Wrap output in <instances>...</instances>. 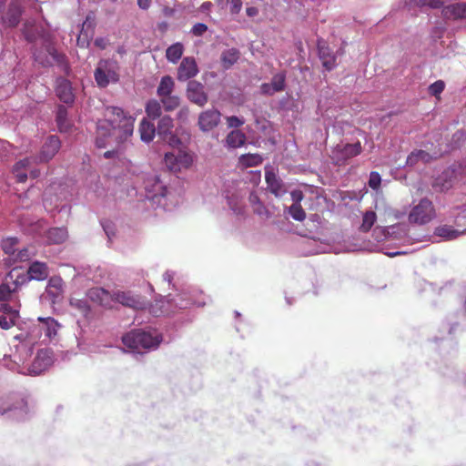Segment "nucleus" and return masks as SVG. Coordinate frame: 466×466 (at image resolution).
<instances>
[{
    "label": "nucleus",
    "instance_id": "obj_1",
    "mask_svg": "<svg viewBox=\"0 0 466 466\" xmlns=\"http://www.w3.org/2000/svg\"><path fill=\"white\" fill-rule=\"evenodd\" d=\"M136 118L122 107L107 106L104 118L96 123V146L105 148L127 142L133 135Z\"/></svg>",
    "mask_w": 466,
    "mask_h": 466
},
{
    "label": "nucleus",
    "instance_id": "obj_2",
    "mask_svg": "<svg viewBox=\"0 0 466 466\" xmlns=\"http://www.w3.org/2000/svg\"><path fill=\"white\" fill-rule=\"evenodd\" d=\"M146 198L152 206L171 211L177 204V197L164 185L157 176H150L145 180Z\"/></svg>",
    "mask_w": 466,
    "mask_h": 466
},
{
    "label": "nucleus",
    "instance_id": "obj_3",
    "mask_svg": "<svg viewBox=\"0 0 466 466\" xmlns=\"http://www.w3.org/2000/svg\"><path fill=\"white\" fill-rule=\"evenodd\" d=\"M162 340V335L151 329H134L122 337V342L129 351L137 354L157 350Z\"/></svg>",
    "mask_w": 466,
    "mask_h": 466
},
{
    "label": "nucleus",
    "instance_id": "obj_4",
    "mask_svg": "<svg viewBox=\"0 0 466 466\" xmlns=\"http://www.w3.org/2000/svg\"><path fill=\"white\" fill-rule=\"evenodd\" d=\"M60 328L59 323L52 317L37 318V323H33L28 331L15 336V339L21 340L26 345H33L38 341L46 343L51 340Z\"/></svg>",
    "mask_w": 466,
    "mask_h": 466
},
{
    "label": "nucleus",
    "instance_id": "obj_5",
    "mask_svg": "<svg viewBox=\"0 0 466 466\" xmlns=\"http://www.w3.org/2000/svg\"><path fill=\"white\" fill-rule=\"evenodd\" d=\"M5 414L12 420H25L28 414V406L25 398L17 393L0 398V415Z\"/></svg>",
    "mask_w": 466,
    "mask_h": 466
},
{
    "label": "nucleus",
    "instance_id": "obj_6",
    "mask_svg": "<svg viewBox=\"0 0 466 466\" xmlns=\"http://www.w3.org/2000/svg\"><path fill=\"white\" fill-rule=\"evenodd\" d=\"M119 64L114 59H100L94 72V78L100 88L119 81Z\"/></svg>",
    "mask_w": 466,
    "mask_h": 466
},
{
    "label": "nucleus",
    "instance_id": "obj_7",
    "mask_svg": "<svg viewBox=\"0 0 466 466\" xmlns=\"http://www.w3.org/2000/svg\"><path fill=\"white\" fill-rule=\"evenodd\" d=\"M46 53L43 51H34L35 61L43 66H52L56 65L65 74L68 75L70 66L65 55L58 53L56 48L48 42L45 46Z\"/></svg>",
    "mask_w": 466,
    "mask_h": 466
},
{
    "label": "nucleus",
    "instance_id": "obj_8",
    "mask_svg": "<svg viewBox=\"0 0 466 466\" xmlns=\"http://www.w3.org/2000/svg\"><path fill=\"white\" fill-rule=\"evenodd\" d=\"M436 218V210L431 200L427 198H421L415 204L409 213L410 223L416 225H426Z\"/></svg>",
    "mask_w": 466,
    "mask_h": 466
},
{
    "label": "nucleus",
    "instance_id": "obj_9",
    "mask_svg": "<svg viewBox=\"0 0 466 466\" xmlns=\"http://www.w3.org/2000/svg\"><path fill=\"white\" fill-rule=\"evenodd\" d=\"M362 151V147L360 141L354 144H338L331 150L330 158L334 165L344 166L348 161L359 156Z\"/></svg>",
    "mask_w": 466,
    "mask_h": 466
},
{
    "label": "nucleus",
    "instance_id": "obj_10",
    "mask_svg": "<svg viewBox=\"0 0 466 466\" xmlns=\"http://www.w3.org/2000/svg\"><path fill=\"white\" fill-rule=\"evenodd\" d=\"M170 300L180 309L191 306L202 307L206 304L202 293L195 289L182 290L179 294L172 297Z\"/></svg>",
    "mask_w": 466,
    "mask_h": 466
},
{
    "label": "nucleus",
    "instance_id": "obj_11",
    "mask_svg": "<svg viewBox=\"0 0 466 466\" xmlns=\"http://www.w3.org/2000/svg\"><path fill=\"white\" fill-rule=\"evenodd\" d=\"M343 54L342 48L334 51L325 40H318V55L322 66L326 71H331L338 66L337 57Z\"/></svg>",
    "mask_w": 466,
    "mask_h": 466
},
{
    "label": "nucleus",
    "instance_id": "obj_12",
    "mask_svg": "<svg viewBox=\"0 0 466 466\" xmlns=\"http://www.w3.org/2000/svg\"><path fill=\"white\" fill-rule=\"evenodd\" d=\"M113 303H119L133 309H142L146 307V299L131 290L116 289L113 291Z\"/></svg>",
    "mask_w": 466,
    "mask_h": 466
},
{
    "label": "nucleus",
    "instance_id": "obj_13",
    "mask_svg": "<svg viewBox=\"0 0 466 466\" xmlns=\"http://www.w3.org/2000/svg\"><path fill=\"white\" fill-rule=\"evenodd\" d=\"M192 162V156L184 151L167 152L164 157L165 166L172 172L188 168Z\"/></svg>",
    "mask_w": 466,
    "mask_h": 466
},
{
    "label": "nucleus",
    "instance_id": "obj_14",
    "mask_svg": "<svg viewBox=\"0 0 466 466\" xmlns=\"http://www.w3.org/2000/svg\"><path fill=\"white\" fill-rule=\"evenodd\" d=\"M54 362L53 351L49 349H42L37 351L31 366L28 369L30 375H39L46 370Z\"/></svg>",
    "mask_w": 466,
    "mask_h": 466
},
{
    "label": "nucleus",
    "instance_id": "obj_15",
    "mask_svg": "<svg viewBox=\"0 0 466 466\" xmlns=\"http://www.w3.org/2000/svg\"><path fill=\"white\" fill-rule=\"evenodd\" d=\"M61 147V142L56 136H49L42 146L40 154L36 157H32L33 161L40 163L48 162L58 152Z\"/></svg>",
    "mask_w": 466,
    "mask_h": 466
},
{
    "label": "nucleus",
    "instance_id": "obj_16",
    "mask_svg": "<svg viewBox=\"0 0 466 466\" xmlns=\"http://www.w3.org/2000/svg\"><path fill=\"white\" fill-rule=\"evenodd\" d=\"M221 120V113L216 108H209L201 112L198 116V127L203 132L213 130Z\"/></svg>",
    "mask_w": 466,
    "mask_h": 466
},
{
    "label": "nucleus",
    "instance_id": "obj_17",
    "mask_svg": "<svg viewBox=\"0 0 466 466\" xmlns=\"http://www.w3.org/2000/svg\"><path fill=\"white\" fill-rule=\"evenodd\" d=\"M187 96L194 104L204 106L208 100L204 86L198 81H189L187 86Z\"/></svg>",
    "mask_w": 466,
    "mask_h": 466
},
{
    "label": "nucleus",
    "instance_id": "obj_18",
    "mask_svg": "<svg viewBox=\"0 0 466 466\" xmlns=\"http://www.w3.org/2000/svg\"><path fill=\"white\" fill-rule=\"evenodd\" d=\"M64 293V282L60 277L54 276L48 279L46 294L52 304L61 301Z\"/></svg>",
    "mask_w": 466,
    "mask_h": 466
},
{
    "label": "nucleus",
    "instance_id": "obj_19",
    "mask_svg": "<svg viewBox=\"0 0 466 466\" xmlns=\"http://www.w3.org/2000/svg\"><path fill=\"white\" fill-rule=\"evenodd\" d=\"M0 328L3 329H9L16 324L19 318V310L14 309L7 303L0 305Z\"/></svg>",
    "mask_w": 466,
    "mask_h": 466
},
{
    "label": "nucleus",
    "instance_id": "obj_20",
    "mask_svg": "<svg viewBox=\"0 0 466 466\" xmlns=\"http://www.w3.org/2000/svg\"><path fill=\"white\" fill-rule=\"evenodd\" d=\"M87 298L97 303L98 305L105 308H112L113 307V291L109 292L108 290L103 288H92L86 293Z\"/></svg>",
    "mask_w": 466,
    "mask_h": 466
},
{
    "label": "nucleus",
    "instance_id": "obj_21",
    "mask_svg": "<svg viewBox=\"0 0 466 466\" xmlns=\"http://www.w3.org/2000/svg\"><path fill=\"white\" fill-rule=\"evenodd\" d=\"M22 16V7L17 1H12L7 10L2 16V20L5 25L8 27H15L20 23Z\"/></svg>",
    "mask_w": 466,
    "mask_h": 466
},
{
    "label": "nucleus",
    "instance_id": "obj_22",
    "mask_svg": "<svg viewBox=\"0 0 466 466\" xmlns=\"http://www.w3.org/2000/svg\"><path fill=\"white\" fill-rule=\"evenodd\" d=\"M265 180L268 189L276 198H281L287 193L285 184L273 171L266 170Z\"/></svg>",
    "mask_w": 466,
    "mask_h": 466
},
{
    "label": "nucleus",
    "instance_id": "obj_23",
    "mask_svg": "<svg viewBox=\"0 0 466 466\" xmlns=\"http://www.w3.org/2000/svg\"><path fill=\"white\" fill-rule=\"evenodd\" d=\"M56 93L58 98L66 104H72L75 100L71 83L64 77L56 79Z\"/></svg>",
    "mask_w": 466,
    "mask_h": 466
},
{
    "label": "nucleus",
    "instance_id": "obj_24",
    "mask_svg": "<svg viewBox=\"0 0 466 466\" xmlns=\"http://www.w3.org/2000/svg\"><path fill=\"white\" fill-rule=\"evenodd\" d=\"M198 72L196 61L191 57H185L177 68V79L187 81L194 77Z\"/></svg>",
    "mask_w": 466,
    "mask_h": 466
},
{
    "label": "nucleus",
    "instance_id": "obj_25",
    "mask_svg": "<svg viewBox=\"0 0 466 466\" xmlns=\"http://www.w3.org/2000/svg\"><path fill=\"white\" fill-rule=\"evenodd\" d=\"M28 277L25 278L26 280H45L49 275V269L45 262L34 261L30 264L27 269Z\"/></svg>",
    "mask_w": 466,
    "mask_h": 466
},
{
    "label": "nucleus",
    "instance_id": "obj_26",
    "mask_svg": "<svg viewBox=\"0 0 466 466\" xmlns=\"http://www.w3.org/2000/svg\"><path fill=\"white\" fill-rule=\"evenodd\" d=\"M441 14L444 18L457 20L466 18V2H460L443 6Z\"/></svg>",
    "mask_w": 466,
    "mask_h": 466
},
{
    "label": "nucleus",
    "instance_id": "obj_27",
    "mask_svg": "<svg viewBox=\"0 0 466 466\" xmlns=\"http://www.w3.org/2000/svg\"><path fill=\"white\" fill-rule=\"evenodd\" d=\"M248 202L253 213L261 219L266 220L271 218L272 212L264 205L257 193L251 192L249 194Z\"/></svg>",
    "mask_w": 466,
    "mask_h": 466
},
{
    "label": "nucleus",
    "instance_id": "obj_28",
    "mask_svg": "<svg viewBox=\"0 0 466 466\" xmlns=\"http://www.w3.org/2000/svg\"><path fill=\"white\" fill-rule=\"evenodd\" d=\"M406 226L402 224H395L387 228H376L374 229V236L378 241H381L388 238H394V235L397 233H404Z\"/></svg>",
    "mask_w": 466,
    "mask_h": 466
},
{
    "label": "nucleus",
    "instance_id": "obj_29",
    "mask_svg": "<svg viewBox=\"0 0 466 466\" xmlns=\"http://www.w3.org/2000/svg\"><path fill=\"white\" fill-rule=\"evenodd\" d=\"M25 282V277H17L11 284L4 282L0 285V300H8L19 285Z\"/></svg>",
    "mask_w": 466,
    "mask_h": 466
},
{
    "label": "nucleus",
    "instance_id": "obj_30",
    "mask_svg": "<svg viewBox=\"0 0 466 466\" xmlns=\"http://www.w3.org/2000/svg\"><path fill=\"white\" fill-rule=\"evenodd\" d=\"M33 162L32 157H26L16 162L13 167V174L16 177V181L24 183L27 179V168Z\"/></svg>",
    "mask_w": 466,
    "mask_h": 466
},
{
    "label": "nucleus",
    "instance_id": "obj_31",
    "mask_svg": "<svg viewBox=\"0 0 466 466\" xmlns=\"http://www.w3.org/2000/svg\"><path fill=\"white\" fill-rule=\"evenodd\" d=\"M138 132L140 139L145 143L151 142L157 134L155 125L147 118L141 120Z\"/></svg>",
    "mask_w": 466,
    "mask_h": 466
},
{
    "label": "nucleus",
    "instance_id": "obj_32",
    "mask_svg": "<svg viewBox=\"0 0 466 466\" xmlns=\"http://www.w3.org/2000/svg\"><path fill=\"white\" fill-rule=\"evenodd\" d=\"M464 233L463 231H460L455 229L452 226L450 225H441L435 228L434 235L436 237L441 238L443 240H452L460 237Z\"/></svg>",
    "mask_w": 466,
    "mask_h": 466
},
{
    "label": "nucleus",
    "instance_id": "obj_33",
    "mask_svg": "<svg viewBox=\"0 0 466 466\" xmlns=\"http://www.w3.org/2000/svg\"><path fill=\"white\" fill-rule=\"evenodd\" d=\"M46 241L49 244H61L68 237L67 230L66 228H49L46 233Z\"/></svg>",
    "mask_w": 466,
    "mask_h": 466
},
{
    "label": "nucleus",
    "instance_id": "obj_34",
    "mask_svg": "<svg viewBox=\"0 0 466 466\" xmlns=\"http://www.w3.org/2000/svg\"><path fill=\"white\" fill-rule=\"evenodd\" d=\"M227 202L229 208L236 215H242L244 212V204L242 200V196L238 192H234L231 195L227 193L226 195Z\"/></svg>",
    "mask_w": 466,
    "mask_h": 466
},
{
    "label": "nucleus",
    "instance_id": "obj_35",
    "mask_svg": "<svg viewBox=\"0 0 466 466\" xmlns=\"http://www.w3.org/2000/svg\"><path fill=\"white\" fill-rule=\"evenodd\" d=\"M246 136L239 130L230 131L226 137V146L229 148H238L245 144Z\"/></svg>",
    "mask_w": 466,
    "mask_h": 466
},
{
    "label": "nucleus",
    "instance_id": "obj_36",
    "mask_svg": "<svg viewBox=\"0 0 466 466\" xmlns=\"http://www.w3.org/2000/svg\"><path fill=\"white\" fill-rule=\"evenodd\" d=\"M175 88V82L170 76H164L161 77L159 85L157 88V95L158 97L173 94Z\"/></svg>",
    "mask_w": 466,
    "mask_h": 466
},
{
    "label": "nucleus",
    "instance_id": "obj_37",
    "mask_svg": "<svg viewBox=\"0 0 466 466\" xmlns=\"http://www.w3.org/2000/svg\"><path fill=\"white\" fill-rule=\"evenodd\" d=\"M56 121L60 132H67L70 129V123L67 119V109L64 106H59L56 109Z\"/></svg>",
    "mask_w": 466,
    "mask_h": 466
},
{
    "label": "nucleus",
    "instance_id": "obj_38",
    "mask_svg": "<svg viewBox=\"0 0 466 466\" xmlns=\"http://www.w3.org/2000/svg\"><path fill=\"white\" fill-rule=\"evenodd\" d=\"M173 126V119L168 116H164L159 119L156 127L157 135L160 139L167 137V134L172 132Z\"/></svg>",
    "mask_w": 466,
    "mask_h": 466
},
{
    "label": "nucleus",
    "instance_id": "obj_39",
    "mask_svg": "<svg viewBox=\"0 0 466 466\" xmlns=\"http://www.w3.org/2000/svg\"><path fill=\"white\" fill-rule=\"evenodd\" d=\"M183 51V45L177 42L167 49L166 57L170 63L176 64L181 58Z\"/></svg>",
    "mask_w": 466,
    "mask_h": 466
},
{
    "label": "nucleus",
    "instance_id": "obj_40",
    "mask_svg": "<svg viewBox=\"0 0 466 466\" xmlns=\"http://www.w3.org/2000/svg\"><path fill=\"white\" fill-rule=\"evenodd\" d=\"M70 306L75 309L81 316L87 317L90 312V306L86 299L71 298Z\"/></svg>",
    "mask_w": 466,
    "mask_h": 466
},
{
    "label": "nucleus",
    "instance_id": "obj_41",
    "mask_svg": "<svg viewBox=\"0 0 466 466\" xmlns=\"http://www.w3.org/2000/svg\"><path fill=\"white\" fill-rule=\"evenodd\" d=\"M239 58V52L236 48L225 50L221 55L223 66L228 69L233 66Z\"/></svg>",
    "mask_w": 466,
    "mask_h": 466
},
{
    "label": "nucleus",
    "instance_id": "obj_42",
    "mask_svg": "<svg viewBox=\"0 0 466 466\" xmlns=\"http://www.w3.org/2000/svg\"><path fill=\"white\" fill-rule=\"evenodd\" d=\"M431 158V155L426 151L415 150L407 157L406 164L408 166L412 167L416 165L419 161H422L424 163L429 162Z\"/></svg>",
    "mask_w": 466,
    "mask_h": 466
},
{
    "label": "nucleus",
    "instance_id": "obj_43",
    "mask_svg": "<svg viewBox=\"0 0 466 466\" xmlns=\"http://www.w3.org/2000/svg\"><path fill=\"white\" fill-rule=\"evenodd\" d=\"M452 170H445L435 180V187H438L441 191L447 190L452 186L451 177Z\"/></svg>",
    "mask_w": 466,
    "mask_h": 466
},
{
    "label": "nucleus",
    "instance_id": "obj_44",
    "mask_svg": "<svg viewBox=\"0 0 466 466\" xmlns=\"http://www.w3.org/2000/svg\"><path fill=\"white\" fill-rule=\"evenodd\" d=\"M146 113L149 118L157 119L162 113L161 102L156 99H150L146 105Z\"/></svg>",
    "mask_w": 466,
    "mask_h": 466
},
{
    "label": "nucleus",
    "instance_id": "obj_45",
    "mask_svg": "<svg viewBox=\"0 0 466 466\" xmlns=\"http://www.w3.org/2000/svg\"><path fill=\"white\" fill-rule=\"evenodd\" d=\"M159 98L166 111H173L179 106L180 98L177 95L170 94Z\"/></svg>",
    "mask_w": 466,
    "mask_h": 466
},
{
    "label": "nucleus",
    "instance_id": "obj_46",
    "mask_svg": "<svg viewBox=\"0 0 466 466\" xmlns=\"http://www.w3.org/2000/svg\"><path fill=\"white\" fill-rule=\"evenodd\" d=\"M263 158L258 154H244L239 157V163L244 167H256L262 163Z\"/></svg>",
    "mask_w": 466,
    "mask_h": 466
},
{
    "label": "nucleus",
    "instance_id": "obj_47",
    "mask_svg": "<svg viewBox=\"0 0 466 466\" xmlns=\"http://www.w3.org/2000/svg\"><path fill=\"white\" fill-rule=\"evenodd\" d=\"M269 84L276 93L283 91L286 87V74L279 72L274 75Z\"/></svg>",
    "mask_w": 466,
    "mask_h": 466
},
{
    "label": "nucleus",
    "instance_id": "obj_48",
    "mask_svg": "<svg viewBox=\"0 0 466 466\" xmlns=\"http://www.w3.org/2000/svg\"><path fill=\"white\" fill-rule=\"evenodd\" d=\"M18 244V238L16 237H10L3 239L2 241V248L5 254L10 256H15L17 249L16 246Z\"/></svg>",
    "mask_w": 466,
    "mask_h": 466
},
{
    "label": "nucleus",
    "instance_id": "obj_49",
    "mask_svg": "<svg viewBox=\"0 0 466 466\" xmlns=\"http://www.w3.org/2000/svg\"><path fill=\"white\" fill-rule=\"evenodd\" d=\"M376 213L373 211H367L364 213L362 218V224L360 226L361 230L369 231L376 222Z\"/></svg>",
    "mask_w": 466,
    "mask_h": 466
},
{
    "label": "nucleus",
    "instance_id": "obj_50",
    "mask_svg": "<svg viewBox=\"0 0 466 466\" xmlns=\"http://www.w3.org/2000/svg\"><path fill=\"white\" fill-rule=\"evenodd\" d=\"M288 212L296 221H303L306 218V213L300 205H291L288 208Z\"/></svg>",
    "mask_w": 466,
    "mask_h": 466
},
{
    "label": "nucleus",
    "instance_id": "obj_51",
    "mask_svg": "<svg viewBox=\"0 0 466 466\" xmlns=\"http://www.w3.org/2000/svg\"><path fill=\"white\" fill-rule=\"evenodd\" d=\"M263 2V0H250L249 2H247V7H246V15L249 18H254L258 15L259 10L258 5Z\"/></svg>",
    "mask_w": 466,
    "mask_h": 466
},
{
    "label": "nucleus",
    "instance_id": "obj_52",
    "mask_svg": "<svg viewBox=\"0 0 466 466\" xmlns=\"http://www.w3.org/2000/svg\"><path fill=\"white\" fill-rule=\"evenodd\" d=\"M416 5L420 7H429L431 9H439L442 7V0H415Z\"/></svg>",
    "mask_w": 466,
    "mask_h": 466
},
{
    "label": "nucleus",
    "instance_id": "obj_53",
    "mask_svg": "<svg viewBox=\"0 0 466 466\" xmlns=\"http://www.w3.org/2000/svg\"><path fill=\"white\" fill-rule=\"evenodd\" d=\"M381 177L377 171H371L370 173L368 185L373 190H378L380 187Z\"/></svg>",
    "mask_w": 466,
    "mask_h": 466
},
{
    "label": "nucleus",
    "instance_id": "obj_54",
    "mask_svg": "<svg viewBox=\"0 0 466 466\" xmlns=\"http://www.w3.org/2000/svg\"><path fill=\"white\" fill-rule=\"evenodd\" d=\"M34 256V252L30 251L27 248L17 250L14 256L16 261H27Z\"/></svg>",
    "mask_w": 466,
    "mask_h": 466
},
{
    "label": "nucleus",
    "instance_id": "obj_55",
    "mask_svg": "<svg viewBox=\"0 0 466 466\" xmlns=\"http://www.w3.org/2000/svg\"><path fill=\"white\" fill-rule=\"evenodd\" d=\"M445 87V84L442 80H437L429 86V93L432 96L440 95Z\"/></svg>",
    "mask_w": 466,
    "mask_h": 466
},
{
    "label": "nucleus",
    "instance_id": "obj_56",
    "mask_svg": "<svg viewBox=\"0 0 466 466\" xmlns=\"http://www.w3.org/2000/svg\"><path fill=\"white\" fill-rule=\"evenodd\" d=\"M161 140L169 145L173 148L178 147L181 145V140L172 132L167 134V137L161 138Z\"/></svg>",
    "mask_w": 466,
    "mask_h": 466
},
{
    "label": "nucleus",
    "instance_id": "obj_57",
    "mask_svg": "<svg viewBox=\"0 0 466 466\" xmlns=\"http://www.w3.org/2000/svg\"><path fill=\"white\" fill-rule=\"evenodd\" d=\"M90 31H78L77 45L81 47H88L90 41L88 40V33Z\"/></svg>",
    "mask_w": 466,
    "mask_h": 466
},
{
    "label": "nucleus",
    "instance_id": "obj_58",
    "mask_svg": "<svg viewBox=\"0 0 466 466\" xmlns=\"http://www.w3.org/2000/svg\"><path fill=\"white\" fill-rule=\"evenodd\" d=\"M90 31H78L77 45L81 47H88L90 41L88 40V33Z\"/></svg>",
    "mask_w": 466,
    "mask_h": 466
},
{
    "label": "nucleus",
    "instance_id": "obj_59",
    "mask_svg": "<svg viewBox=\"0 0 466 466\" xmlns=\"http://www.w3.org/2000/svg\"><path fill=\"white\" fill-rule=\"evenodd\" d=\"M242 9L241 0H231L229 3V11L231 15H238Z\"/></svg>",
    "mask_w": 466,
    "mask_h": 466
},
{
    "label": "nucleus",
    "instance_id": "obj_60",
    "mask_svg": "<svg viewBox=\"0 0 466 466\" xmlns=\"http://www.w3.org/2000/svg\"><path fill=\"white\" fill-rule=\"evenodd\" d=\"M227 123H228V127L237 128V127L242 126L245 123V121H244V119L239 118L236 116H231L227 117Z\"/></svg>",
    "mask_w": 466,
    "mask_h": 466
},
{
    "label": "nucleus",
    "instance_id": "obj_61",
    "mask_svg": "<svg viewBox=\"0 0 466 466\" xmlns=\"http://www.w3.org/2000/svg\"><path fill=\"white\" fill-rule=\"evenodd\" d=\"M103 229L108 238L110 239L115 235V226L110 221H103L101 222Z\"/></svg>",
    "mask_w": 466,
    "mask_h": 466
},
{
    "label": "nucleus",
    "instance_id": "obj_62",
    "mask_svg": "<svg viewBox=\"0 0 466 466\" xmlns=\"http://www.w3.org/2000/svg\"><path fill=\"white\" fill-rule=\"evenodd\" d=\"M291 199L294 202L292 205H300L301 200L304 198L302 191L300 190H293L290 193Z\"/></svg>",
    "mask_w": 466,
    "mask_h": 466
},
{
    "label": "nucleus",
    "instance_id": "obj_63",
    "mask_svg": "<svg viewBox=\"0 0 466 466\" xmlns=\"http://www.w3.org/2000/svg\"><path fill=\"white\" fill-rule=\"evenodd\" d=\"M260 92L266 96H273L276 93L269 83H263L260 86Z\"/></svg>",
    "mask_w": 466,
    "mask_h": 466
},
{
    "label": "nucleus",
    "instance_id": "obj_64",
    "mask_svg": "<svg viewBox=\"0 0 466 466\" xmlns=\"http://www.w3.org/2000/svg\"><path fill=\"white\" fill-rule=\"evenodd\" d=\"M175 272L172 270H167L163 274V279L164 281L167 282L169 285H172L173 288H175V284L172 283L174 278H175Z\"/></svg>",
    "mask_w": 466,
    "mask_h": 466
}]
</instances>
